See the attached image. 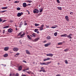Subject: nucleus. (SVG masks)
I'll list each match as a JSON object with an SVG mask.
<instances>
[{
    "mask_svg": "<svg viewBox=\"0 0 76 76\" xmlns=\"http://www.w3.org/2000/svg\"><path fill=\"white\" fill-rule=\"evenodd\" d=\"M33 12L34 13H39V10L37 9H35L33 10Z\"/></svg>",
    "mask_w": 76,
    "mask_h": 76,
    "instance_id": "f257e3e1",
    "label": "nucleus"
},
{
    "mask_svg": "<svg viewBox=\"0 0 76 76\" xmlns=\"http://www.w3.org/2000/svg\"><path fill=\"white\" fill-rule=\"evenodd\" d=\"M23 13L22 12H21V13H18L17 14V16L18 17H20V16H22V15H23Z\"/></svg>",
    "mask_w": 76,
    "mask_h": 76,
    "instance_id": "f03ea898",
    "label": "nucleus"
},
{
    "mask_svg": "<svg viewBox=\"0 0 76 76\" xmlns=\"http://www.w3.org/2000/svg\"><path fill=\"white\" fill-rule=\"evenodd\" d=\"M73 36V34H69V35L67 36V37H68V38H69L72 39V37H71V36Z\"/></svg>",
    "mask_w": 76,
    "mask_h": 76,
    "instance_id": "7ed1b4c3",
    "label": "nucleus"
},
{
    "mask_svg": "<svg viewBox=\"0 0 76 76\" xmlns=\"http://www.w3.org/2000/svg\"><path fill=\"white\" fill-rule=\"evenodd\" d=\"M13 50L14 51L17 52L19 50V49L17 48H13Z\"/></svg>",
    "mask_w": 76,
    "mask_h": 76,
    "instance_id": "20e7f679",
    "label": "nucleus"
},
{
    "mask_svg": "<svg viewBox=\"0 0 76 76\" xmlns=\"http://www.w3.org/2000/svg\"><path fill=\"white\" fill-rule=\"evenodd\" d=\"M39 39V38H37L35 39L34 40H33L32 41H33V42H37V41H38Z\"/></svg>",
    "mask_w": 76,
    "mask_h": 76,
    "instance_id": "39448f33",
    "label": "nucleus"
},
{
    "mask_svg": "<svg viewBox=\"0 0 76 76\" xmlns=\"http://www.w3.org/2000/svg\"><path fill=\"white\" fill-rule=\"evenodd\" d=\"M47 56H48L49 57H53V54L51 53H49L46 54Z\"/></svg>",
    "mask_w": 76,
    "mask_h": 76,
    "instance_id": "423d86ee",
    "label": "nucleus"
},
{
    "mask_svg": "<svg viewBox=\"0 0 76 76\" xmlns=\"http://www.w3.org/2000/svg\"><path fill=\"white\" fill-rule=\"evenodd\" d=\"M30 36L32 37H36V34H35V33H34L33 34H32V35H30Z\"/></svg>",
    "mask_w": 76,
    "mask_h": 76,
    "instance_id": "0eeeda50",
    "label": "nucleus"
},
{
    "mask_svg": "<svg viewBox=\"0 0 76 76\" xmlns=\"http://www.w3.org/2000/svg\"><path fill=\"white\" fill-rule=\"evenodd\" d=\"M51 45V43H49L48 44H45V46L47 47H48V45Z\"/></svg>",
    "mask_w": 76,
    "mask_h": 76,
    "instance_id": "6e6552de",
    "label": "nucleus"
},
{
    "mask_svg": "<svg viewBox=\"0 0 76 76\" xmlns=\"http://www.w3.org/2000/svg\"><path fill=\"white\" fill-rule=\"evenodd\" d=\"M23 7H26L27 6V5H26V3H23Z\"/></svg>",
    "mask_w": 76,
    "mask_h": 76,
    "instance_id": "1a4fd4ad",
    "label": "nucleus"
},
{
    "mask_svg": "<svg viewBox=\"0 0 76 76\" xmlns=\"http://www.w3.org/2000/svg\"><path fill=\"white\" fill-rule=\"evenodd\" d=\"M61 37H67V35L66 34H61Z\"/></svg>",
    "mask_w": 76,
    "mask_h": 76,
    "instance_id": "9d476101",
    "label": "nucleus"
},
{
    "mask_svg": "<svg viewBox=\"0 0 76 76\" xmlns=\"http://www.w3.org/2000/svg\"><path fill=\"white\" fill-rule=\"evenodd\" d=\"M9 48L8 47H6L4 48V51H7L9 50Z\"/></svg>",
    "mask_w": 76,
    "mask_h": 76,
    "instance_id": "9b49d317",
    "label": "nucleus"
},
{
    "mask_svg": "<svg viewBox=\"0 0 76 76\" xmlns=\"http://www.w3.org/2000/svg\"><path fill=\"white\" fill-rule=\"evenodd\" d=\"M8 31L9 32H12L13 29H12V28H10L9 29Z\"/></svg>",
    "mask_w": 76,
    "mask_h": 76,
    "instance_id": "f8f14e48",
    "label": "nucleus"
},
{
    "mask_svg": "<svg viewBox=\"0 0 76 76\" xmlns=\"http://www.w3.org/2000/svg\"><path fill=\"white\" fill-rule=\"evenodd\" d=\"M22 69V66H20L18 67V70L20 71Z\"/></svg>",
    "mask_w": 76,
    "mask_h": 76,
    "instance_id": "ddd939ff",
    "label": "nucleus"
},
{
    "mask_svg": "<svg viewBox=\"0 0 76 76\" xmlns=\"http://www.w3.org/2000/svg\"><path fill=\"white\" fill-rule=\"evenodd\" d=\"M46 72V71H45V69H42L40 71H39V72Z\"/></svg>",
    "mask_w": 76,
    "mask_h": 76,
    "instance_id": "4468645a",
    "label": "nucleus"
},
{
    "mask_svg": "<svg viewBox=\"0 0 76 76\" xmlns=\"http://www.w3.org/2000/svg\"><path fill=\"white\" fill-rule=\"evenodd\" d=\"M7 8H8V7H3L1 8V9H3V10L7 9Z\"/></svg>",
    "mask_w": 76,
    "mask_h": 76,
    "instance_id": "2eb2a0df",
    "label": "nucleus"
},
{
    "mask_svg": "<svg viewBox=\"0 0 76 76\" xmlns=\"http://www.w3.org/2000/svg\"><path fill=\"white\" fill-rule=\"evenodd\" d=\"M19 54H20V53H17L15 55V56L17 57H18V56Z\"/></svg>",
    "mask_w": 76,
    "mask_h": 76,
    "instance_id": "dca6fc26",
    "label": "nucleus"
},
{
    "mask_svg": "<svg viewBox=\"0 0 76 76\" xmlns=\"http://www.w3.org/2000/svg\"><path fill=\"white\" fill-rule=\"evenodd\" d=\"M22 25H23V23L22 22H21L20 24L19 27L20 28H21L22 27Z\"/></svg>",
    "mask_w": 76,
    "mask_h": 76,
    "instance_id": "f3484780",
    "label": "nucleus"
},
{
    "mask_svg": "<svg viewBox=\"0 0 76 76\" xmlns=\"http://www.w3.org/2000/svg\"><path fill=\"white\" fill-rule=\"evenodd\" d=\"M65 18L66 20H69V17L67 16H65Z\"/></svg>",
    "mask_w": 76,
    "mask_h": 76,
    "instance_id": "a211bd4d",
    "label": "nucleus"
},
{
    "mask_svg": "<svg viewBox=\"0 0 76 76\" xmlns=\"http://www.w3.org/2000/svg\"><path fill=\"white\" fill-rule=\"evenodd\" d=\"M25 35V33H23V34H22L21 35H20V37H23V36Z\"/></svg>",
    "mask_w": 76,
    "mask_h": 76,
    "instance_id": "6ab92c4d",
    "label": "nucleus"
},
{
    "mask_svg": "<svg viewBox=\"0 0 76 76\" xmlns=\"http://www.w3.org/2000/svg\"><path fill=\"white\" fill-rule=\"evenodd\" d=\"M40 64L42 65H45V64H46V63H45V62L40 63Z\"/></svg>",
    "mask_w": 76,
    "mask_h": 76,
    "instance_id": "aec40b11",
    "label": "nucleus"
},
{
    "mask_svg": "<svg viewBox=\"0 0 76 76\" xmlns=\"http://www.w3.org/2000/svg\"><path fill=\"white\" fill-rule=\"evenodd\" d=\"M7 56H8V54H5L4 56V57H7Z\"/></svg>",
    "mask_w": 76,
    "mask_h": 76,
    "instance_id": "412c9836",
    "label": "nucleus"
},
{
    "mask_svg": "<svg viewBox=\"0 0 76 76\" xmlns=\"http://www.w3.org/2000/svg\"><path fill=\"white\" fill-rule=\"evenodd\" d=\"M35 26L37 27L38 26H39V24H37V23H35L34 25Z\"/></svg>",
    "mask_w": 76,
    "mask_h": 76,
    "instance_id": "4be33fe9",
    "label": "nucleus"
},
{
    "mask_svg": "<svg viewBox=\"0 0 76 76\" xmlns=\"http://www.w3.org/2000/svg\"><path fill=\"white\" fill-rule=\"evenodd\" d=\"M22 32L21 31L18 34V37H19V36L20 35H21V34H22Z\"/></svg>",
    "mask_w": 76,
    "mask_h": 76,
    "instance_id": "5701e85b",
    "label": "nucleus"
},
{
    "mask_svg": "<svg viewBox=\"0 0 76 76\" xmlns=\"http://www.w3.org/2000/svg\"><path fill=\"white\" fill-rule=\"evenodd\" d=\"M47 39H51V37L50 36H48L47 37Z\"/></svg>",
    "mask_w": 76,
    "mask_h": 76,
    "instance_id": "b1692460",
    "label": "nucleus"
},
{
    "mask_svg": "<svg viewBox=\"0 0 76 76\" xmlns=\"http://www.w3.org/2000/svg\"><path fill=\"white\" fill-rule=\"evenodd\" d=\"M27 37L29 39H32V38L29 35H27Z\"/></svg>",
    "mask_w": 76,
    "mask_h": 76,
    "instance_id": "393cba45",
    "label": "nucleus"
},
{
    "mask_svg": "<svg viewBox=\"0 0 76 76\" xmlns=\"http://www.w3.org/2000/svg\"><path fill=\"white\" fill-rule=\"evenodd\" d=\"M26 53L28 54H30V53L28 50H26Z\"/></svg>",
    "mask_w": 76,
    "mask_h": 76,
    "instance_id": "a878e982",
    "label": "nucleus"
},
{
    "mask_svg": "<svg viewBox=\"0 0 76 76\" xmlns=\"http://www.w3.org/2000/svg\"><path fill=\"white\" fill-rule=\"evenodd\" d=\"M69 50V49H66L64 50V51H65V52H67V51H68Z\"/></svg>",
    "mask_w": 76,
    "mask_h": 76,
    "instance_id": "bb28decb",
    "label": "nucleus"
},
{
    "mask_svg": "<svg viewBox=\"0 0 76 76\" xmlns=\"http://www.w3.org/2000/svg\"><path fill=\"white\" fill-rule=\"evenodd\" d=\"M57 9H58V10H61V8L60 7H57Z\"/></svg>",
    "mask_w": 76,
    "mask_h": 76,
    "instance_id": "cd10ccee",
    "label": "nucleus"
},
{
    "mask_svg": "<svg viewBox=\"0 0 76 76\" xmlns=\"http://www.w3.org/2000/svg\"><path fill=\"white\" fill-rule=\"evenodd\" d=\"M51 63V61H50L49 62H47L46 63V64H45V65H47L49 64H50V63Z\"/></svg>",
    "mask_w": 76,
    "mask_h": 76,
    "instance_id": "c85d7f7f",
    "label": "nucleus"
},
{
    "mask_svg": "<svg viewBox=\"0 0 76 76\" xmlns=\"http://www.w3.org/2000/svg\"><path fill=\"white\" fill-rule=\"evenodd\" d=\"M9 26H7L4 27L3 28H4V29L5 28H9Z\"/></svg>",
    "mask_w": 76,
    "mask_h": 76,
    "instance_id": "c756f323",
    "label": "nucleus"
},
{
    "mask_svg": "<svg viewBox=\"0 0 76 76\" xmlns=\"http://www.w3.org/2000/svg\"><path fill=\"white\" fill-rule=\"evenodd\" d=\"M39 12L40 13H41L42 12V9H41L40 8L39 9Z\"/></svg>",
    "mask_w": 76,
    "mask_h": 76,
    "instance_id": "7c9ffc66",
    "label": "nucleus"
},
{
    "mask_svg": "<svg viewBox=\"0 0 76 76\" xmlns=\"http://www.w3.org/2000/svg\"><path fill=\"white\" fill-rule=\"evenodd\" d=\"M54 35L55 36H57V32H56L55 33H54Z\"/></svg>",
    "mask_w": 76,
    "mask_h": 76,
    "instance_id": "2f4dec72",
    "label": "nucleus"
},
{
    "mask_svg": "<svg viewBox=\"0 0 76 76\" xmlns=\"http://www.w3.org/2000/svg\"><path fill=\"white\" fill-rule=\"evenodd\" d=\"M25 72H26V73H27L28 74H30L31 73V71L29 72V71H26Z\"/></svg>",
    "mask_w": 76,
    "mask_h": 76,
    "instance_id": "473e14b6",
    "label": "nucleus"
},
{
    "mask_svg": "<svg viewBox=\"0 0 76 76\" xmlns=\"http://www.w3.org/2000/svg\"><path fill=\"white\" fill-rule=\"evenodd\" d=\"M43 29H44V28H42V27H41L39 28L40 31H42V30H43Z\"/></svg>",
    "mask_w": 76,
    "mask_h": 76,
    "instance_id": "72a5a7b5",
    "label": "nucleus"
},
{
    "mask_svg": "<svg viewBox=\"0 0 76 76\" xmlns=\"http://www.w3.org/2000/svg\"><path fill=\"white\" fill-rule=\"evenodd\" d=\"M27 2V3H32V1H28Z\"/></svg>",
    "mask_w": 76,
    "mask_h": 76,
    "instance_id": "f704fd0d",
    "label": "nucleus"
},
{
    "mask_svg": "<svg viewBox=\"0 0 76 76\" xmlns=\"http://www.w3.org/2000/svg\"><path fill=\"white\" fill-rule=\"evenodd\" d=\"M63 44V42H59V43H58V45H62Z\"/></svg>",
    "mask_w": 76,
    "mask_h": 76,
    "instance_id": "c9c22d12",
    "label": "nucleus"
},
{
    "mask_svg": "<svg viewBox=\"0 0 76 76\" xmlns=\"http://www.w3.org/2000/svg\"><path fill=\"white\" fill-rule=\"evenodd\" d=\"M44 24H42V25L40 27L42 28H44Z\"/></svg>",
    "mask_w": 76,
    "mask_h": 76,
    "instance_id": "e433bc0d",
    "label": "nucleus"
},
{
    "mask_svg": "<svg viewBox=\"0 0 76 76\" xmlns=\"http://www.w3.org/2000/svg\"><path fill=\"white\" fill-rule=\"evenodd\" d=\"M6 12V10H4L2 11H0V12L1 13H4V12Z\"/></svg>",
    "mask_w": 76,
    "mask_h": 76,
    "instance_id": "4c0bfd02",
    "label": "nucleus"
},
{
    "mask_svg": "<svg viewBox=\"0 0 76 76\" xmlns=\"http://www.w3.org/2000/svg\"><path fill=\"white\" fill-rule=\"evenodd\" d=\"M65 62L66 64H68V62L67 60H65Z\"/></svg>",
    "mask_w": 76,
    "mask_h": 76,
    "instance_id": "58836bf2",
    "label": "nucleus"
},
{
    "mask_svg": "<svg viewBox=\"0 0 76 76\" xmlns=\"http://www.w3.org/2000/svg\"><path fill=\"white\" fill-rule=\"evenodd\" d=\"M17 10H20V8L19 7H18L17 8Z\"/></svg>",
    "mask_w": 76,
    "mask_h": 76,
    "instance_id": "ea45409f",
    "label": "nucleus"
},
{
    "mask_svg": "<svg viewBox=\"0 0 76 76\" xmlns=\"http://www.w3.org/2000/svg\"><path fill=\"white\" fill-rule=\"evenodd\" d=\"M38 31V29H35L34 31L35 32H37V31Z\"/></svg>",
    "mask_w": 76,
    "mask_h": 76,
    "instance_id": "a19ab883",
    "label": "nucleus"
},
{
    "mask_svg": "<svg viewBox=\"0 0 76 76\" xmlns=\"http://www.w3.org/2000/svg\"><path fill=\"white\" fill-rule=\"evenodd\" d=\"M14 3H19V1H15L14 2Z\"/></svg>",
    "mask_w": 76,
    "mask_h": 76,
    "instance_id": "79ce46f5",
    "label": "nucleus"
},
{
    "mask_svg": "<svg viewBox=\"0 0 76 76\" xmlns=\"http://www.w3.org/2000/svg\"><path fill=\"white\" fill-rule=\"evenodd\" d=\"M2 21H3V19L0 18V22H2Z\"/></svg>",
    "mask_w": 76,
    "mask_h": 76,
    "instance_id": "37998d69",
    "label": "nucleus"
},
{
    "mask_svg": "<svg viewBox=\"0 0 76 76\" xmlns=\"http://www.w3.org/2000/svg\"><path fill=\"white\" fill-rule=\"evenodd\" d=\"M47 60H50V58H47Z\"/></svg>",
    "mask_w": 76,
    "mask_h": 76,
    "instance_id": "c03bdc74",
    "label": "nucleus"
},
{
    "mask_svg": "<svg viewBox=\"0 0 76 76\" xmlns=\"http://www.w3.org/2000/svg\"><path fill=\"white\" fill-rule=\"evenodd\" d=\"M56 1L57 2V3H60V1H59V0H56Z\"/></svg>",
    "mask_w": 76,
    "mask_h": 76,
    "instance_id": "a18cd8bd",
    "label": "nucleus"
},
{
    "mask_svg": "<svg viewBox=\"0 0 76 76\" xmlns=\"http://www.w3.org/2000/svg\"><path fill=\"white\" fill-rule=\"evenodd\" d=\"M23 62L24 63H26V61L25 60H23Z\"/></svg>",
    "mask_w": 76,
    "mask_h": 76,
    "instance_id": "49530a36",
    "label": "nucleus"
},
{
    "mask_svg": "<svg viewBox=\"0 0 76 76\" xmlns=\"http://www.w3.org/2000/svg\"><path fill=\"white\" fill-rule=\"evenodd\" d=\"M15 76H19V74H18V73H17L16 74Z\"/></svg>",
    "mask_w": 76,
    "mask_h": 76,
    "instance_id": "de8ad7c7",
    "label": "nucleus"
},
{
    "mask_svg": "<svg viewBox=\"0 0 76 76\" xmlns=\"http://www.w3.org/2000/svg\"><path fill=\"white\" fill-rule=\"evenodd\" d=\"M47 59H44V61H47Z\"/></svg>",
    "mask_w": 76,
    "mask_h": 76,
    "instance_id": "09e8293b",
    "label": "nucleus"
},
{
    "mask_svg": "<svg viewBox=\"0 0 76 76\" xmlns=\"http://www.w3.org/2000/svg\"><path fill=\"white\" fill-rule=\"evenodd\" d=\"M70 15H73V12H70Z\"/></svg>",
    "mask_w": 76,
    "mask_h": 76,
    "instance_id": "8fccbe9b",
    "label": "nucleus"
},
{
    "mask_svg": "<svg viewBox=\"0 0 76 76\" xmlns=\"http://www.w3.org/2000/svg\"><path fill=\"white\" fill-rule=\"evenodd\" d=\"M6 20H3V21L2 22L3 23V22H6Z\"/></svg>",
    "mask_w": 76,
    "mask_h": 76,
    "instance_id": "3c124183",
    "label": "nucleus"
},
{
    "mask_svg": "<svg viewBox=\"0 0 76 76\" xmlns=\"http://www.w3.org/2000/svg\"><path fill=\"white\" fill-rule=\"evenodd\" d=\"M56 76H61V75H60V74H58Z\"/></svg>",
    "mask_w": 76,
    "mask_h": 76,
    "instance_id": "603ef678",
    "label": "nucleus"
},
{
    "mask_svg": "<svg viewBox=\"0 0 76 76\" xmlns=\"http://www.w3.org/2000/svg\"><path fill=\"white\" fill-rule=\"evenodd\" d=\"M45 26H46V28H49V26H47V25H46Z\"/></svg>",
    "mask_w": 76,
    "mask_h": 76,
    "instance_id": "864d4df0",
    "label": "nucleus"
},
{
    "mask_svg": "<svg viewBox=\"0 0 76 76\" xmlns=\"http://www.w3.org/2000/svg\"><path fill=\"white\" fill-rule=\"evenodd\" d=\"M51 28H56V27H55V26H52Z\"/></svg>",
    "mask_w": 76,
    "mask_h": 76,
    "instance_id": "5fc2aeb1",
    "label": "nucleus"
},
{
    "mask_svg": "<svg viewBox=\"0 0 76 76\" xmlns=\"http://www.w3.org/2000/svg\"><path fill=\"white\" fill-rule=\"evenodd\" d=\"M4 33H5V30H3V34H4Z\"/></svg>",
    "mask_w": 76,
    "mask_h": 76,
    "instance_id": "6e6d98bb",
    "label": "nucleus"
},
{
    "mask_svg": "<svg viewBox=\"0 0 76 76\" xmlns=\"http://www.w3.org/2000/svg\"><path fill=\"white\" fill-rule=\"evenodd\" d=\"M29 68H26V70H29Z\"/></svg>",
    "mask_w": 76,
    "mask_h": 76,
    "instance_id": "4d7b16f0",
    "label": "nucleus"
},
{
    "mask_svg": "<svg viewBox=\"0 0 76 76\" xmlns=\"http://www.w3.org/2000/svg\"><path fill=\"white\" fill-rule=\"evenodd\" d=\"M54 26H55V28H57V27H58V26H57L56 25Z\"/></svg>",
    "mask_w": 76,
    "mask_h": 76,
    "instance_id": "13d9d810",
    "label": "nucleus"
},
{
    "mask_svg": "<svg viewBox=\"0 0 76 76\" xmlns=\"http://www.w3.org/2000/svg\"><path fill=\"white\" fill-rule=\"evenodd\" d=\"M44 42V43H45V42H47V41H44V42Z\"/></svg>",
    "mask_w": 76,
    "mask_h": 76,
    "instance_id": "bf43d9fd",
    "label": "nucleus"
},
{
    "mask_svg": "<svg viewBox=\"0 0 76 76\" xmlns=\"http://www.w3.org/2000/svg\"><path fill=\"white\" fill-rule=\"evenodd\" d=\"M27 25V23H24V25Z\"/></svg>",
    "mask_w": 76,
    "mask_h": 76,
    "instance_id": "052dcab7",
    "label": "nucleus"
},
{
    "mask_svg": "<svg viewBox=\"0 0 76 76\" xmlns=\"http://www.w3.org/2000/svg\"><path fill=\"white\" fill-rule=\"evenodd\" d=\"M56 48H61V47H56Z\"/></svg>",
    "mask_w": 76,
    "mask_h": 76,
    "instance_id": "680f3d73",
    "label": "nucleus"
},
{
    "mask_svg": "<svg viewBox=\"0 0 76 76\" xmlns=\"http://www.w3.org/2000/svg\"><path fill=\"white\" fill-rule=\"evenodd\" d=\"M36 32H37V34H39V31H36Z\"/></svg>",
    "mask_w": 76,
    "mask_h": 76,
    "instance_id": "e2e57ef3",
    "label": "nucleus"
},
{
    "mask_svg": "<svg viewBox=\"0 0 76 76\" xmlns=\"http://www.w3.org/2000/svg\"><path fill=\"white\" fill-rule=\"evenodd\" d=\"M22 76H26V75H22Z\"/></svg>",
    "mask_w": 76,
    "mask_h": 76,
    "instance_id": "0e129e2a",
    "label": "nucleus"
},
{
    "mask_svg": "<svg viewBox=\"0 0 76 76\" xmlns=\"http://www.w3.org/2000/svg\"><path fill=\"white\" fill-rule=\"evenodd\" d=\"M44 69V67H42V68H41V69L42 70V69Z\"/></svg>",
    "mask_w": 76,
    "mask_h": 76,
    "instance_id": "69168bd1",
    "label": "nucleus"
},
{
    "mask_svg": "<svg viewBox=\"0 0 76 76\" xmlns=\"http://www.w3.org/2000/svg\"><path fill=\"white\" fill-rule=\"evenodd\" d=\"M26 69H23V71L24 72L25 71H26Z\"/></svg>",
    "mask_w": 76,
    "mask_h": 76,
    "instance_id": "338daca9",
    "label": "nucleus"
},
{
    "mask_svg": "<svg viewBox=\"0 0 76 76\" xmlns=\"http://www.w3.org/2000/svg\"><path fill=\"white\" fill-rule=\"evenodd\" d=\"M13 76V75H12V74H10V76Z\"/></svg>",
    "mask_w": 76,
    "mask_h": 76,
    "instance_id": "774afa93",
    "label": "nucleus"
}]
</instances>
